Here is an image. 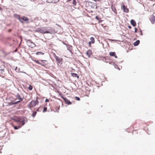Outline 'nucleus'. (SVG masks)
I'll return each mask as SVG.
<instances>
[{
	"mask_svg": "<svg viewBox=\"0 0 155 155\" xmlns=\"http://www.w3.org/2000/svg\"><path fill=\"white\" fill-rule=\"evenodd\" d=\"M19 121L21 123L22 125H24L27 122V119L26 118L20 119Z\"/></svg>",
	"mask_w": 155,
	"mask_h": 155,
	"instance_id": "nucleus-5",
	"label": "nucleus"
},
{
	"mask_svg": "<svg viewBox=\"0 0 155 155\" xmlns=\"http://www.w3.org/2000/svg\"><path fill=\"white\" fill-rule=\"evenodd\" d=\"M47 110V108L46 107H44V110L43 111V112H44L46 111Z\"/></svg>",
	"mask_w": 155,
	"mask_h": 155,
	"instance_id": "nucleus-23",
	"label": "nucleus"
},
{
	"mask_svg": "<svg viewBox=\"0 0 155 155\" xmlns=\"http://www.w3.org/2000/svg\"><path fill=\"white\" fill-rule=\"evenodd\" d=\"M116 58H117V56H116L115 55V56H114Z\"/></svg>",
	"mask_w": 155,
	"mask_h": 155,
	"instance_id": "nucleus-36",
	"label": "nucleus"
},
{
	"mask_svg": "<svg viewBox=\"0 0 155 155\" xmlns=\"http://www.w3.org/2000/svg\"><path fill=\"white\" fill-rule=\"evenodd\" d=\"M20 101H16V102H15V103H13V104H17V103H19Z\"/></svg>",
	"mask_w": 155,
	"mask_h": 155,
	"instance_id": "nucleus-27",
	"label": "nucleus"
},
{
	"mask_svg": "<svg viewBox=\"0 0 155 155\" xmlns=\"http://www.w3.org/2000/svg\"><path fill=\"white\" fill-rule=\"evenodd\" d=\"M36 111H35L32 114V116L33 117H34L35 115H36Z\"/></svg>",
	"mask_w": 155,
	"mask_h": 155,
	"instance_id": "nucleus-22",
	"label": "nucleus"
},
{
	"mask_svg": "<svg viewBox=\"0 0 155 155\" xmlns=\"http://www.w3.org/2000/svg\"><path fill=\"white\" fill-rule=\"evenodd\" d=\"M137 28H135V31H134V32L135 33H136L137 32Z\"/></svg>",
	"mask_w": 155,
	"mask_h": 155,
	"instance_id": "nucleus-28",
	"label": "nucleus"
},
{
	"mask_svg": "<svg viewBox=\"0 0 155 155\" xmlns=\"http://www.w3.org/2000/svg\"><path fill=\"white\" fill-rule=\"evenodd\" d=\"M17 98L19 100H20L21 101H22L23 99L22 98H21L20 96L19 95H17Z\"/></svg>",
	"mask_w": 155,
	"mask_h": 155,
	"instance_id": "nucleus-18",
	"label": "nucleus"
},
{
	"mask_svg": "<svg viewBox=\"0 0 155 155\" xmlns=\"http://www.w3.org/2000/svg\"><path fill=\"white\" fill-rule=\"evenodd\" d=\"M15 70L17 72H18L19 71V69L17 67H16Z\"/></svg>",
	"mask_w": 155,
	"mask_h": 155,
	"instance_id": "nucleus-24",
	"label": "nucleus"
},
{
	"mask_svg": "<svg viewBox=\"0 0 155 155\" xmlns=\"http://www.w3.org/2000/svg\"><path fill=\"white\" fill-rule=\"evenodd\" d=\"M91 41L92 43H94V38L93 37H91L90 38Z\"/></svg>",
	"mask_w": 155,
	"mask_h": 155,
	"instance_id": "nucleus-16",
	"label": "nucleus"
},
{
	"mask_svg": "<svg viewBox=\"0 0 155 155\" xmlns=\"http://www.w3.org/2000/svg\"><path fill=\"white\" fill-rule=\"evenodd\" d=\"M116 66H116H116H115V68H116Z\"/></svg>",
	"mask_w": 155,
	"mask_h": 155,
	"instance_id": "nucleus-38",
	"label": "nucleus"
},
{
	"mask_svg": "<svg viewBox=\"0 0 155 155\" xmlns=\"http://www.w3.org/2000/svg\"><path fill=\"white\" fill-rule=\"evenodd\" d=\"M91 51L90 50H88L87 52V55L89 57L91 54Z\"/></svg>",
	"mask_w": 155,
	"mask_h": 155,
	"instance_id": "nucleus-13",
	"label": "nucleus"
},
{
	"mask_svg": "<svg viewBox=\"0 0 155 155\" xmlns=\"http://www.w3.org/2000/svg\"><path fill=\"white\" fill-rule=\"evenodd\" d=\"M38 64L41 65L42 66H44V64H42V63H41L40 62H39Z\"/></svg>",
	"mask_w": 155,
	"mask_h": 155,
	"instance_id": "nucleus-29",
	"label": "nucleus"
},
{
	"mask_svg": "<svg viewBox=\"0 0 155 155\" xmlns=\"http://www.w3.org/2000/svg\"><path fill=\"white\" fill-rule=\"evenodd\" d=\"M64 100L65 103L68 104H71V103L69 101L68 99L65 98H63Z\"/></svg>",
	"mask_w": 155,
	"mask_h": 155,
	"instance_id": "nucleus-10",
	"label": "nucleus"
},
{
	"mask_svg": "<svg viewBox=\"0 0 155 155\" xmlns=\"http://www.w3.org/2000/svg\"><path fill=\"white\" fill-rule=\"evenodd\" d=\"M96 18L97 20H99L97 16L96 17Z\"/></svg>",
	"mask_w": 155,
	"mask_h": 155,
	"instance_id": "nucleus-32",
	"label": "nucleus"
},
{
	"mask_svg": "<svg viewBox=\"0 0 155 155\" xmlns=\"http://www.w3.org/2000/svg\"><path fill=\"white\" fill-rule=\"evenodd\" d=\"M72 76L73 77H78V74H76L74 73H71Z\"/></svg>",
	"mask_w": 155,
	"mask_h": 155,
	"instance_id": "nucleus-15",
	"label": "nucleus"
},
{
	"mask_svg": "<svg viewBox=\"0 0 155 155\" xmlns=\"http://www.w3.org/2000/svg\"><path fill=\"white\" fill-rule=\"evenodd\" d=\"M52 1V0H49V1Z\"/></svg>",
	"mask_w": 155,
	"mask_h": 155,
	"instance_id": "nucleus-42",
	"label": "nucleus"
},
{
	"mask_svg": "<svg viewBox=\"0 0 155 155\" xmlns=\"http://www.w3.org/2000/svg\"><path fill=\"white\" fill-rule=\"evenodd\" d=\"M4 67L3 66H0V70L3 71L4 70Z\"/></svg>",
	"mask_w": 155,
	"mask_h": 155,
	"instance_id": "nucleus-19",
	"label": "nucleus"
},
{
	"mask_svg": "<svg viewBox=\"0 0 155 155\" xmlns=\"http://www.w3.org/2000/svg\"><path fill=\"white\" fill-rule=\"evenodd\" d=\"M28 89L29 90H32V86L31 85H29V86L28 87Z\"/></svg>",
	"mask_w": 155,
	"mask_h": 155,
	"instance_id": "nucleus-21",
	"label": "nucleus"
},
{
	"mask_svg": "<svg viewBox=\"0 0 155 155\" xmlns=\"http://www.w3.org/2000/svg\"><path fill=\"white\" fill-rule=\"evenodd\" d=\"M68 1H71V0H68Z\"/></svg>",
	"mask_w": 155,
	"mask_h": 155,
	"instance_id": "nucleus-41",
	"label": "nucleus"
},
{
	"mask_svg": "<svg viewBox=\"0 0 155 155\" xmlns=\"http://www.w3.org/2000/svg\"><path fill=\"white\" fill-rule=\"evenodd\" d=\"M37 32L42 33L54 34L56 32L54 28L48 27H42L38 28L35 30Z\"/></svg>",
	"mask_w": 155,
	"mask_h": 155,
	"instance_id": "nucleus-1",
	"label": "nucleus"
},
{
	"mask_svg": "<svg viewBox=\"0 0 155 155\" xmlns=\"http://www.w3.org/2000/svg\"><path fill=\"white\" fill-rule=\"evenodd\" d=\"M35 62H36V63H38V64L39 63V61H38V60H35Z\"/></svg>",
	"mask_w": 155,
	"mask_h": 155,
	"instance_id": "nucleus-30",
	"label": "nucleus"
},
{
	"mask_svg": "<svg viewBox=\"0 0 155 155\" xmlns=\"http://www.w3.org/2000/svg\"><path fill=\"white\" fill-rule=\"evenodd\" d=\"M59 0H47V2L49 3H55L59 1Z\"/></svg>",
	"mask_w": 155,
	"mask_h": 155,
	"instance_id": "nucleus-8",
	"label": "nucleus"
},
{
	"mask_svg": "<svg viewBox=\"0 0 155 155\" xmlns=\"http://www.w3.org/2000/svg\"><path fill=\"white\" fill-rule=\"evenodd\" d=\"M91 43H91V41H90V42H89V45H91Z\"/></svg>",
	"mask_w": 155,
	"mask_h": 155,
	"instance_id": "nucleus-33",
	"label": "nucleus"
},
{
	"mask_svg": "<svg viewBox=\"0 0 155 155\" xmlns=\"http://www.w3.org/2000/svg\"><path fill=\"white\" fill-rule=\"evenodd\" d=\"M130 23L131 25L134 27L136 25V23L135 21L133 19H132L131 20Z\"/></svg>",
	"mask_w": 155,
	"mask_h": 155,
	"instance_id": "nucleus-9",
	"label": "nucleus"
},
{
	"mask_svg": "<svg viewBox=\"0 0 155 155\" xmlns=\"http://www.w3.org/2000/svg\"><path fill=\"white\" fill-rule=\"evenodd\" d=\"M140 34L141 35H142V32H141V33H140Z\"/></svg>",
	"mask_w": 155,
	"mask_h": 155,
	"instance_id": "nucleus-37",
	"label": "nucleus"
},
{
	"mask_svg": "<svg viewBox=\"0 0 155 155\" xmlns=\"http://www.w3.org/2000/svg\"><path fill=\"white\" fill-rule=\"evenodd\" d=\"M36 54L37 55H43L44 54V53L41 52H38L36 53Z\"/></svg>",
	"mask_w": 155,
	"mask_h": 155,
	"instance_id": "nucleus-14",
	"label": "nucleus"
},
{
	"mask_svg": "<svg viewBox=\"0 0 155 155\" xmlns=\"http://www.w3.org/2000/svg\"><path fill=\"white\" fill-rule=\"evenodd\" d=\"M128 28H129V29H131V26H128Z\"/></svg>",
	"mask_w": 155,
	"mask_h": 155,
	"instance_id": "nucleus-34",
	"label": "nucleus"
},
{
	"mask_svg": "<svg viewBox=\"0 0 155 155\" xmlns=\"http://www.w3.org/2000/svg\"><path fill=\"white\" fill-rule=\"evenodd\" d=\"M109 54L111 56H115L116 53L115 52H110Z\"/></svg>",
	"mask_w": 155,
	"mask_h": 155,
	"instance_id": "nucleus-17",
	"label": "nucleus"
},
{
	"mask_svg": "<svg viewBox=\"0 0 155 155\" xmlns=\"http://www.w3.org/2000/svg\"><path fill=\"white\" fill-rule=\"evenodd\" d=\"M75 98L78 101H80V98L79 97H75Z\"/></svg>",
	"mask_w": 155,
	"mask_h": 155,
	"instance_id": "nucleus-25",
	"label": "nucleus"
},
{
	"mask_svg": "<svg viewBox=\"0 0 155 155\" xmlns=\"http://www.w3.org/2000/svg\"><path fill=\"white\" fill-rule=\"evenodd\" d=\"M23 73H25V74H26V73L25 72H23Z\"/></svg>",
	"mask_w": 155,
	"mask_h": 155,
	"instance_id": "nucleus-39",
	"label": "nucleus"
},
{
	"mask_svg": "<svg viewBox=\"0 0 155 155\" xmlns=\"http://www.w3.org/2000/svg\"><path fill=\"white\" fill-rule=\"evenodd\" d=\"M38 109H37V111H38Z\"/></svg>",
	"mask_w": 155,
	"mask_h": 155,
	"instance_id": "nucleus-40",
	"label": "nucleus"
},
{
	"mask_svg": "<svg viewBox=\"0 0 155 155\" xmlns=\"http://www.w3.org/2000/svg\"><path fill=\"white\" fill-rule=\"evenodd\" d=\"M15 129H18L21 127H14Z\"/></svg>",
	"mask_w": 155,
	"mask_h": 155,
	"instance_id": "nucleus-26",
	"label": "nucleus"
},
{
	"mask_svg": "<svg viewBox=\"0 0 155 155\" xmlns=\"http://www.w3.org/2000/svg\"><path fill=\"white\" fill-rule=\"evenodd\" d=\"M150 20L152 23L153 24L155 23V17L154 16L152 17L150 19Z\"/></svg>",
	"mask_w": 155,
	"mask_h": 155,
	"instance_id": "nucleus-11",
	"label": "nucleus"
},
{
	"mask_svg": "<svg viewBox=\"0 0 155 155\" xmlns=\"http://www.w3.org/2000/svg\"><path fill=\"white\" fill-rule=\"evenodd\" d=\"M45 101L46 102H48L49 101V100L48 99H46L45 100Z\"/></svg>",
	"mask_w": 155,
	"mask_h": 155,
	"instance_id": "nucleus-31",
	"label": "nucleus"
},
{
	"mask_svg": "<svg viewBox=\"0 0 155 155\" xmlns=\"http://www.w3.org/2000/svg\"><path fill=\"white\" fill-rule=\"evenodd\" d=\"M38 104V101L37 99H36V101H31L30 104L28 105V107H32L35 106L36 104Z\"/></svg>",
	"mask_w": 155,
	"mask_h": 155,
	"instance_id": "nucleus-3",
	"label": "nucleus"
},
{
	"mask_svg": "<svg viewBox=\"0 0 155 155\" xmlns=\"http://www.w3.org/2000/svg\"><path fill=\"white\" fill-rule=\"evenodd\" d=\"M41 61L42 62V64H44H44H46V63L45 62H46V61L45 60H41Z\"/></svg>",
	"mask_w": 155,
	"mask_h": 155,
	"instance_id": "nucleus-20",
	"label": "nucleus"
},
{
	"mask_svg": "<svg viewBox=\"0 0 155 155\" xmlns=\"http://www.w3.org/2000/svg\"><path fill=\"white\" fill-rule=\"evenodd\" d=\"M139 43L140 41L137 40L134 43V46H137L139 44Z\"/></svg>",
	"mask_w": 155,
	"mask_h": 155,
	"instance_id": "nucleus-12",
	"label": "nucleus"
},
{
	"mask_svg": "<svg viewBox=\"0 0 155 155\" xmlns=\"http://www.w3.org/2000/svg\"><path fill=\"white\" fill-rule=\"evenodd\" d=\"M110 40L111 41H116V40H112V39H110Z\"/></svg>",
	"mask_w": 155,
	"mask_h": 155,
	"instance_id": "nucleus-35",
	"label": "nucleus"
},
{
	"mask_svg": "<svg viewBox=\"0 0 155 155\" xmlns=\"http://www.w3.org/2000/svg\"><path fill=\"white\" fill-rule=\"evenodd\" d=\"M20 21L23 23V21H28V19L25 17H24L22 18H20L19 17H18V18Z\"/></svg>",
	"mask_w": 155,
	"mask_h": 155,
	"instance_id": "nucleus-4",
	"label": "nucleus"
},
{
	"mask_svg": "<svg viewBox=\"0 0 155 155\" xmlns=\"http://www.w3.org/2000/svg\"><path fill=\"white\" fill-rule=\"evenodd\" d=\"M122 9L125 12L128 13L129 12L128 9L126 8L124 5H122Z\"/></svg>",
	"mask_w": 155,
	"mask_h": 155,
	"instance_id": "nucleus-7",
	"label": "nucleus"
},
{
	"mask_svg": "<svg viewBox=\"0 0 155 155\" xmlns=\"http://www.w3.org/2000/svg\"><path fill=\"white\" fill-rule=\"evenodd\" d=\"M54 57L56 61L59 63H61V61H62V59L59 57L57 56L56 55H55Z\"/></svg>",
	"mask_w": 155,
	"mask_h": 155,
	"instance_id": "nucleus-6",
	"label": "nucleus"
},
{
	"mask_svg": "<svg viewBox=\"0 0 155 155\" xmlns=\"http://www.w3.org/2000/svg\"><path fill=\"white\" fill-rule=\"evenodd\" d=\"M28 45L31 48H33L35 47V45L30 40H26Z\"/></svg>",
	"mask_w": 155,
	"mask_h": 155,
	"instance_id": "nucleus-2",
	"label": "nucleus"
}]
</instances>
